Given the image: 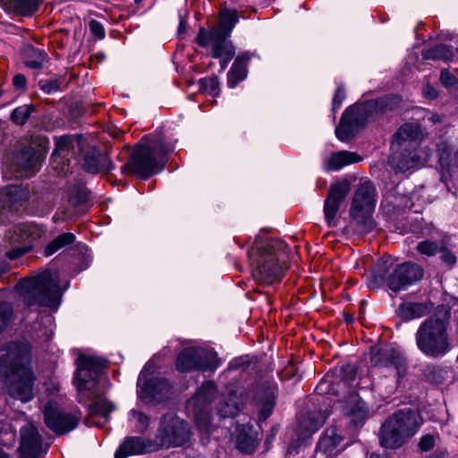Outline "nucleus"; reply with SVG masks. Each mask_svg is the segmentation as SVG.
Returning a JSON list of instances; mask_svg holds the SVG:
<instances>
[{"label": "nucleus", "mask_w": 458, "mask_h": 458, "mask_svg": "<svg viewBox=\"0 0 458 458\" xmlns=\"http://www.w3.org/2000/svg\"><path fill=\"white\" fill-rule=\"evenodd\" d=\"M220 33L216 29V27L212 28L209 30H205L204 28H199L198 35L195 38V42L202 47H208L209 44L211 46L219 37Z\"/></svg>", "instance_id": "44"}, {"label": "nucleus", "mask_w": 458, "mask_h": 458, "mask_svg": "<svg viewBox=\"0 0 458 458\" xmlns=\"http://www.w3.org/2000/svg\"><path fill=\"white\" fill-rule=\"evenodd\" d=\"M31 143L38 146V150L33 147H24L14 156L13 161L21 172H25L26 175L34 174L40 165L44 153L49 145V140L46 136L32 135Z\"/></svg>", "instance_id": "14"}, {"label": "nucleus", "mask_w": 458, "mask_h": 458, "mask_svg": "<svg viewBox=\"0 0 458 458\" xmlns=\"http://www.w3.org/2000/svg\"><path fill=\"white\" fill-rule=\"evenodd\" d=\"M315 391L320 395L327 394H335V391L332 387L331 382L329 381V379L327 377L322 379L318 383V385L316 386Z\"/></svg>", "instance_id": "55"}, {"label": "nucleus", "mask_w": 458, "mask_h": 458, "mask_svg": "<svg viewBox=\"0 0 458 458\" xmlns=\"http://www.w3.org/2000/svg\"><path fill=\"white\" fill-rule=\"evenodd\" d=\"M220 366L216 352L200 347L184 348L179 352L175 368L179 372H214Z\"/></svg>", "instance_id": "10"}, {"label": "nucleus", "mask_w": 458, "mask_h": 458, "mask_svg": "<svg viewBox=\"0 0 458 458\" xmlns=\"http://www.w3.org/2000/svg\"><path fill=\"white\" fill-rule=\"evenodd\" d=\"M370 361L374 367L393 368L398 379L405 375L406 360L401 352L393 348L372 350Z\"/></svg>", "instance_id": "17"}, {"label": "nucleus", "mask_w": 458, "mask_h": 458, "mask_svg": "<svg viewBox=\"0 0 458 458\" xmlns=\"http://www.w3.org/2000/svg\"><path fill=\"white\" fill-rule=\"evenodd\" d=\"M24 64L30 69H39L47 61V55L42 50L33 46H26L23 50Z\"/></svg>", "instance_id": "36"}, {"label": "nucleus", "mask_w": 458, "mask_h": 458, "mask_svg": "<svg viewBox=\"0 0 458 458\" xmlns=\"http://www.w3.org/2000/svg\"><path fill=\"white\" fill-rule=\"evenodd\" d=\"M439 251L441 252V260L447 266L453 267L456 261V256L454 253L445 247H440Z\"/></svg>", "instance_id": "54"}, {"label": "nucleus", "mask_w": 458, "mask_h": 458, "mask_svg": "<svg viewBox=\"0 0 458 458\" xmlns=\"http://www.w3.org/2000/svg\"><path fill=\"white\" fill-rule=\"evenodd\" d=\"M439 81L446 89L455 87L458 84V79L446 68L441 70Z\"/></svg>", "instance_id": "51"}, {"label": "nucleus", "mask_w": 458, "mask_h": 458, "mask_svg": "<svg viewBox=\"0 0 458 458\" xmlns=\"http://www.w3.org/2000/svg\"><path fill=\"white\" fill-rule=\"evenodd\" d=\"M369 458H385V457H384V456H382V455H380V454H377V453H371V454H369Z\"/></svg>", "instance_id": "63"}, {"label": "nucleus", "mask_w": 458, "mask_h": 458, "mask_svg": "<svg viewBox=\"0 0 458 458\" xmlns=\"http://www.w3.org/2000/svg\"><path fill=\"white\" fill-rule=\"evenodd\" d=\"M369 112V102L355 104L345 109L335 129V135L341 141H348L367 123Z\"/></svg>", "instance_id": "13"}, {"label": "nucleus", "mask_w": 458, "mask_h": 458, "mask_svg": "<svg viewBox=\"0 0 458 458\" xmlns=\"http://www.w3.org/2000/svg\"><path fill=\"white\" fill-rule=\"evenodd\" d=\"M89 200V192L82 185H74L69 190L68 201L73 207H81Z\"/></svg>", "instance_id": "42"}, {"label": "nucleus", "mask_w": 458, "mask_h": 458, "mask_svg": "<svg viewBox=\"0 0 458 458\" xmlns=\"http://www.w3.org/2000/svg\"><path fill=\"white\" fill-rule=\"evenodd\" d=\"M392 150L388 164L396 172L403 173L420 165V148H406V149Z\"/></svg>", "instance_id": "23"}, {"label": "nucleus", "mask_w": 458, "mask_h": 458, "mask_svg": "<svg viewBox=\"0 0 458 458\" xmlns=\"http://www.w3.org/2000/svg\"><path fill=\"white\" fill-rule=\"evenodd\" d=\"M148 445L144 438L140 437H127L119 445L114 454V458H127L131 455L144 454Z\"/></svg>", "instance_id": "30"}, {"label": "nucleus", "mask_w": 458, "mask_h": 458, "mask_svg": "<svg viewBox=\"0 0 458 458\" xmlns=\"http://www.w3.org/2000/svg\"><path fill=\"white\" fill-rule=\"evenodd\" d=\"M229 36L219 35L216 40L212 45V56L213 57H222L224 55L228 56V58H233L235 55V49L231 41H228L226 38Z\"/></svg>", "instance_id": "38"}, {"label": "nucleus", "mask_w": 458, "mask_h": 458, "mask_svg": "<svg viewBox=\"0 0 458 458\" xmlns=\"http://www.w3.org/2000/svg\"><path fill=\"white\" fill-rule=\"evenodd\" d=\"M360 157L354 152L350 151H338L333 153L325 163V169L327 171H336L344 165L357 163Z\"/></svg>", "instance_id": "33"}, {"label": "nucleus", "mask_w": 458, "mask_h": 458, "mask_svg": "<svg viewBox=\"0 0 458 458\" xmlns=\"http://www.w3.org/2000/svg\"><path fill=\"white\" fill-rule=\"evenodd\" d=\"M171 385L163 377L146 380L140 389V397L146 402H162L169 396Z\"/></svg>", "instance_id": "24"}, {"label": "nucleus", "mask_w": 458, "mask_h": 458, "mask_svg": "<svg viewBox=\"0 0 458 458\" xmlns=\"http://www.w3.org/2000/svg\"><path fill=\"white\" fill-rule=\"evenodd\" d=\"M344 437L335 427H329L320 437L314 458H335L341 451L339 448Z\"/></svg>", "instance_id": "22"}, {"label": "nucleus", "mask_w": 458, "mask_h": 458, "mask_svg": "<svg viewBox=\"0 0 458 458\" xmlns=\"http://www.w3.org/2000/svg\"><path fill=\"white\" fill-rule=\"evenodd\" d=\"M423 276L424 270L421 266L412 262H404L395 266L393 269L388 279V288L394 292L404 290L420 281Z\"/></svg>", "instance_id": "16"}, {"label": "nucleus", "mask_w": 458, "mask_h": 458, "mask_svg": "<svg viewBox=\"0 0 458 458\" xmlns=\"http://www.w3.org/2000/svg\"><path fill=\"white\" fill-rule=\"evenodd\" d=\"M81 419L78 410L66 411L55 403H47L44 409V421L46 426L56 435H65L75 429Z\"/></svg>", "instance_id": "12"}, {"label": "nucleus", "mask_w": 458, "mask_h": 458, "mask_svg": "<svg viewBox=\"0 0 458 458\" xmlns=\"http://www.w3.org/2000/svg\"><path fill=\"white\" fill-rule=\"evenodd\" d=\"M345 98V91L343 85H339L335 92L332 100V111L335 113L342 106L343 101Z\"/></svg>", "instance_id": "53"}, {"label": "nucleus", "mask_w": 458, "mask_h": 458, "mask_svg": "<svg viewBox=\"0 0 458 458\" xmlns=\"http://www.w3.org/2000/svg\"><path fill=\"white\" fill-rule=\"evenodd\" d=\"M3 5L10 12L22 16L34 14L44 0H1Z\"/></svg>", "instance_id": "32"}, {"label": "nucleus", "mask_w": 458, "mask_h": 458, "mask_svg": "<svg viewBox=\"0 0 458 458\" xmlns=\"http://www.w3.org/2000/svg\"><path fill=\"white\" fill-rule=\"evenodd\" d=\"M376 206V188L370 181L360 183L350 208V225L359 233L366 234L375 228L372 213Z\"/></svg>", "instance_id": "8"}, {"label": "nucleus", "mask_w": 458, "mask_h": 458, "mask_svg": "<svg viewBox=\"0 0 458 458\" xmlns=\"http://www.w3.org/2000/svg\"><path fill=\"white\" fill-rule=\"evenodd\" d=\"M46 228L35 223L18 224L8 229L4 234L5 255L10 259H17L29 252L33 241L40 239Z\"/></svg>", "instance_id": "9"}, {"label": "nucleus", "mask_w": 458, "mask_h": 458, "mask_svg": "<svg viewBox=\"0 0 458 458\" xmlns=\"http://www.w3.org/2000/svg\"><path fill=\"white\" fill-rule=\"evenodd\" d=\"M89 30L92 32V34H94L98 38H105L106 33H105V30H104V27L101 24V22H99L98 21H96V20H92L89 21Z\"/></svg>", "instance_id": "57"}, {"label": "nucleus", "mask_w": 458, "mask_h": 458, "mask_svg": "<svg viewBox=\"0 0 458 458\" xmlns=\"http://www.w3.org/2000/svg\"><path fill=\"white\" fill-rule=\"evenodd\" d=\"M17 288L22 302L31 310L47 307L56 310L60 304L61 292L56 273L50 270L21 279Z\"/></svg>", "instance_id": "6"}, {"label": "nucleus", "mask_w": 458, "mask_h": 458, "mask_svg": "<svg viewBox=\"0 0 458 458\" xmlns=\"http://www.w3.org/2000/svg\"><path fill=\"white\" fill-rule=\"evenodd\" d=\"M421 425L420 414L411 409L399 410L381 425L378 437L381 446L397 449L414 436Z\"/></svg>", "instance_id": "7"}, {"label": "nucleus", "mask_w": 458, "mask_h": 458, "mask_svg": "<svg viewBox=\"0 0 458 458\" xmlns=\"http://www.w3.org/2000/svg\"><path fill=\"white\" fill-rule=\"evenodd\" d=\"M423 95L425 98L429 99H435L437 98V90L429 84H427L423 88Z\"/></svg>", "instance_id": "59"}, {"label": "nucleus", "mask_w": 458, "mask_h": 458, "mask_svg": "<svg viewBox=\"0 0 458 458\" xmlns=\"http://www.w3.org/2000/svg\"><path fill=\"white\" fill-rule=\"evenodd\" d=\"M450 318L449 309L441 305L419 326L415 333L416 345L427 357L440 358L451 350L448 334Z\"/></svg>", "instance_id": "4"}, {"label": "nucleus", "mask_w": 458, "mask_h": 458, "mask_svg": "<svg viewBox=\"0 0 458 458\" xmlns=\"http://www.w3.org/2000/svg\"><path fill=\"white\" fill-rule=\"evenodd\" d=\"M428 120L432 123H440L443 122V115H440L438 114H433L429 118Z\"/></svg>", "instance_id": "60"}, {"label": "nucleus", "mask_w": 458, "mask_h": 458, "mask_svg": "<svg viewBox=\"0 0 458 458\" xmlns=\"http://www.w3.org/2000/svg\"><path fill=\"white\" fill-rule=\"evenodd\" d=\"M237 447L244 453H252L256 447V437L241 432L237 437Z\"/></svg>", "instance_id": "48"}, {"label": "nucleus", "mask_w": 458, "mask_h": 458, "mask_svg": "<svg viewBox=\"0 0 458 458\" xmlns=\"http://www.w3.org/2000/svg\"><path fill=\"white\" fill-rule=\"evenodd\" d=\"M157 436L162 445L179 446L185 444L190 439V430L187 423L180 420L175 415L163 416Z\"/></svg>", "instance_id": "15"}, {"label": "nucleus", "mask_w": 458, "mask_h": 458, "mask_svg": "<svg viewBox=\"0 0 458 458\" xmlns=\"http://www.w3.org/2000/svg\"><path fill=\"white\" fill-rule=\"evenodd\" d=\"M13 318V304L7 301H0V334L8 327Z\"/></svg>", "instance_id": "47"}, {"label": "nucleus", "mask_w": 458, "mask_h": 458, "mask_svg": "<svg viewBox=\"0 0 458 458\" xmlns=\"http://www.w3.org/2000/svg\"><path fill=\"white\" fill-rule=\"evenodd\" d=\"M287 248L281 239L257 237L248 250L253 279L266 285L280 282L287 269Z\"/></svg>", "instance_id": "2"}, {"label": "nucleus", "mask_w": 458, "mask_h": 458, "mask_svg": "<svg viewBox=\"0 0 458 458\" xmlns=\"http://www.w3.org/2000/svg\"><path fill=\"white\" fill-rule=\"evenodd\" d=\"M8 266L4 262H0V277L6 273Z\"/></svg>", "instance_id": "62"}, {"label": "nucleus", "mask_w": 458, "mask_h": 458, "mask_svg": "<svg viewBox=\"0 0 458 458\" xmlns=\"http://www.w3.org/2000/svg\"><path fill=\"white\" fill-rule=\"evenodd\" d=\"M277 394V385L273 380L259 383L255 391V400L259 407V420L265 421L272 414Z\"/></svg>", "instance_id": "19"}, {"label": "nucleus", "mask_w": 458, "mask_h": 458, "mask_svg": "<svg viewBox=\"0 0 458 458\" xmlns=\"http://www.w3.org/2000/svg\"><path fill=\"white\" fill-rule=\"evenodd\" d=\"M0 458H8L6 454L4 451H2L1 449H0Z\"/></svg>", "instance_id": "64"}, {"label": "nucleus", "mask_w": 458, "mask_h": 458, "mask_svg": "<svg viewBox=\"0 0 458 458\" xmlns=\"http://www.w3.org/2000/svg\"><path fill=\"white\" fill-rule=\"evenodd\" d=\"M75 235L72 233H64L51 241L45 248L44 253L47 257L53 255L60 249L73 243Z\"/></svg>", "instance_id": "41"}, {"label": "nucleus", "mask_w": 458, "mask_h": 458, "mask_svg": "<svg viewBox=\"0 0 458 458\" xmlns=\"http://www.w3.org/2000/svg\"><path fill=\"white\" fill-rule=\"evenodd\" d=\"M328 414L322 411H314L306 413L299 421L298 430L303 437H310L318 431L326 422Z\"/></svg>", "instance_id": "28"}, {"label": "nucleus", "mask_w": 458, "mask_h": 458, "mask_svg": "<svg viewBox=\"0 0 458 458\" xmlns=\"http://www.w3.org/2000/svg\"><path fill=\"white\" fill-rule=\"evenodd\" d=\"M30 363L31 348L27 341H11L0 346V381L12 397L23 403L34 396L36 377Z\"/></svg>", "instance_id": "1"}, {"label": "nucleus", "mask_w": 458, "mask_h": 458, "mask_svg": "<svg viewBox=\"0 0 458 458\" xmlns=\"http://www.w3.org/2000/svg\"><path fill=\"white\" fill-rule=\"evenodd\" d=\"M130 414L138 421L139 430L143 431L148 428L149 418L146 414L137 410H131Z\"/></svg>", "instance_id": "52"}, {"label": "nucleus", "mask_w": 458, "mask_h": 458, "mask_svg": "<svg viewBox=\"0 0 458 458\" xmlns=\"http://www.w3.org/2000/svg\"><path fill=\"white\" fill-rule=\"evenodd\" d=\"M36 111L33 105H23L14 108L11 114V120L17 125H24L32 113Z\"/></svg>", "instance_id": "43"}, {"label": "nucleus", "mask_w": 458, "mask_h": 458, "mask_svg": "<svg viewBox=\"0 0 458 458\" xmlns=\"http://www.w3.org/2000/svg\"><path fill=\"white\" fill-rule=\"evenodd\" d=\"M454 54L452 47L445 44H437L432 47L426 49L423 54V59L427 60H439L445 63L453 61Z\"/></svg>", "instance_id": "37"}, {"label": "nucleus", "mask_w": 458, "mask_h": 458, "mask_svg": "<svg viewBox=\"0 0 458 458\" xmlns=\"http://www.w3.org/2000/svg\"><path fill=\"white\" fill-rule=\"evenodd\" d=\"M369 106L371 111L386 112L387 110L394 109L400 103V98L394 95H386L377 99L369 100Z\"/></svg>", "instance_id": "40"}, {"label": "nucleus", "mask_w": 458, "mask_h": 458, "mask_svg": "<svg viewBox=\"0 0 458 458\" xmlns=\"http://www.w3.org/2000/svg\"><path fill=\"white\" fill-rule=\"evenodd\" d=\"M350 191V182L346 180L333 183L324 204L325 218L328 225H335V219L340 205Z\"/></svg>", "instance_id": "20"}, {"label": "nucleus", "mask_w": 458, "mask_h": 458, "mask_svg": "<svg viewBox=\"0 0 458 458\" xmlns=\"http://www.w3.org/2000/svg\"><path fill=\"white\" fill-rule=\"evenodd\" d=\"M55 148L52 154V157H61L64 153H68L73 148V139L69 135H63L55 138Z\"/></svg>", "instance_id": "45"}, {"label": "nucleus", "mask_w": 458, "mask_h": 458, "mask_svg": "<svg viewBox=\"0 0 458 458\" xmlns=\"http://www.w3.org/2000/svg\"><path fill=\"white\" fill-rule=\"evenodd\" d=\"M219 58H220V65H221L222 69H225L227 66L228 63L233 59V58H228V56H226V55H224Z\"/></svg>", "instance_id": "61"}, {"label": "nucleus", "mask_w": 458, "mask_h": 458, "mask_svg": "<svg viewBox=\"0 0 458 458\" xmlns=\"http://www.w3.org/2000/svg\"><path fill=\"white\" fill-rule=\"evenodd\" d=\"M199 90L216 97L219 94V81L216 76L202 78L199 81Z\"/></svg>", "instance_id": "46"}, {"label": "nucleus", "mask_w": 458, "mask_h": 458, "mask_svg": "<svg viewBox=\"0 0 458 458\" xmlns=\"http://www.w3.org/2000/svg\"><path fill=\"white\" fill-rule=\"evenodd\" d=\"M250 60V55L248 53L242 54L236 57L227 73V84L230 88H235L239 82L245 80Z\"/></svg>", "instance_id": "29"}, {"label": "nucleus", "mask_w": 458, "mask_h": 458, "mask_svg": "<svg viewBox=\"0 0 458 458\" xmlns=\"http://www.w3.org/2000/svg\"><path fill=\"white\" fill-rule=\"evenodd\" d=\"M27 186L7 185L2 190L0 199L13 212H20L30 199Z\"/></svg>", "instance_id": "26"}, {"label": "nucleus", "mask_w": 458, "mask_h": 458, "mask_svg": "<svg viewBox=\"0 0 458 458\" xmlns=\"http://www.w3.org/2000/svg\"><path fill=\"white\" fill-rule=\"evenodd\" d=\"M416 250L421 255L432 257L439 252L440 247L437 242L426 240L419 242Z\"/></svg>", "instance_id": "49"}, {"label": "nucleus", "mask_w": 458, "mask_h": 458, "mask_svg": "<svg viewBox=\"0 0 458 458\" xmlns=\"http://www.w3.org/2000/svg\"><path fill=\"white\" fill-rule=\"evenodd\" d=\"M435 445V438L432 435L422 436L419 442V447L422 452L431 450Z\"/></svg>", "instance_id": "56"}, {"label": "nucleus", "mask_w": 458, "mask_h": 458, "mask_svg": "<svg viewBox=\"0 0 458 458\" xmlns=\"http://www.w3.org/2000/svg\"><path fill=\"white\" fill-rule=\"evenodd\" d=\"M448 375V370L436 364H428L423 369V376L426 380L434 385L443 384Z\"/></svg>", "instance_id": "39"}, {"label": "nucleus", "mask_w": 458, "mask_h": 458, "mask_svg": "<svg viewBox=\"0 0 458 458\" xmlns=\"http://www.w3.org/2000/svg\"><path fill=\"white\" fill-rule=\"evenodd\" d=\"M424 138L425 133L420 124L414 123H406L403 124L394 134L391 148H420V144Z\"/></svg>", "instance_id": "18"}, {"label": "nucleus", "mask_w": 458, "mask_h": 458, "mask_svg": "<svg viewBox=\"0 0 458 458\" xmlns=\"http://www.w3.org/2000/svg\"><path fill=\"white\" fill-rule=\"evenodd\" d=\"M216 411L222 418L235 417L240 411V402L236 394L231 391L227 395L220 396Z\"/></svg>", "instance_id": "34"}, {"label": "nucleus", "mask_w": 458, "mask_h": 458, "mask_svg": "<svg viewBox=\"0 0 458 458\" xmlns=\"http://www.w3.org/2000/svg\"><path fill=\"white\" fill-rule=\"evenodd\" d=\"M82 166L88 173L95 174L111 171L114 168V164L106 153H103L98 148L92 147L85 152Z\"/></svg>", "instance_id": "25"}, {"label": "nucleus", "mask_w": 458, "mask_h": 458, "mask_svg": "<svg viewBox=\"0 0 458 458\" xmlns=\"http://www.w3.org/2000/svg\"><path fill=\"white\" fill-rule=\"evenodd\" d=\"M13 85L16 89L24 90L27 87V80L23 74H16L13 78Z\"/></svg>", "instance_id": "58"}, {"label": "nucleus", "mask_w": 458, "mask_h": 458, "mask_svg": "<svg viewBox=\"0 0 458 458\" xmlns=\"http://www.w3.org/2000/svg\"><path fill=\"white\" fill-rule=\"evenodd\" d=\"M43 439L36 427L26 425L21 428L20 458H40Z\"/></svg>", "instance_id": "21"}, {"label": "nucleus", "mask_w": 458, "mask_h": 458, "mask_svg": "<svg viewBox=\"0 0 458 458\" xmlns=\"http://www.w3.org/2000/svg\"><path fill=\"white\" fill-rule=\"evenodd\" d=\"M77 365L74 382L78 391V402H91L89 405V411L107 419L114 406L103 397V392L98 389L103 370L107 367V360L99 357L82 355L77 359Z\"/></svg>", "instance_id": "3"}, {"label": "nucleus", "mask_w": 458, "mask_h": 458, "mask_svg": "<svg viewBox=\"0 0 458 458\" xmlns=\"http://www.w3.org/2000/svg\"><path fill=\"white\" fill-rule=\"evenodd\" d=\"M239 21L238 11L235 9L222 8L219 12V21L216 29L220 35L230 36L234 26Z\"/></svg>", "instance_id": "35"}, {"label": "nucleus", "mask_w": 458, "mask_h": 458, "mask_svg": "<svg viewBox=\"0 0 458 458\" xmlns=\"http://www.w3.org/2000/svg\"><path fill=\"white\" fill-rule=\"evenodd\" d=\"M60 81L57 79L48 80L42 79L38 81L39 89L45 93L51 94L56 92L60 89Z\"/></svg>", "instance_id": "50"}, {"label": "nucleus", "mask_w": 458, "mask_h": 458, "mask_svg": "<svg viewBox=\"0 0 458 458\" xmlns=\"http://www.w3.org/2000/svg\"><path fill=\"white\" fill-rule=\"evenodd\" d=\"M173 150V145L165 142L161 132L156 133L148 143L135 145L122 173L146 180L163 170L165 156Z\"/></svg>", "instance_id": "5"}, {"label": "nucleus", "mask_w": 458, "mask_h": 458, "mask_svg": "<svg viewBox=\"0 0 458 458\" xmlns=\"http://www.w3.org/2000/svg\"><path fill=\"white\" fill-rule=\"evenodd\" d=\"M394 268V264L392 259H378L372 266L370 276L368 278V286L370 289H377L385 284L388 287V279Z\"/></svg>", "instance_id": "27"}, {"label": "nucleus", "mask_w": 458, "mask_h": 458, "mask_svg": "<svg viewBox=\"0 0 458 458\" xmlns=\"http://www.w3.org/2000/svg\"><path fill=\"white\" fill-rule=\"evenodd\" d=\"M217 396L216 386L213 381H206L187 402V408L194 413L196 426L203 432H208L211 424V403Z\"/></svg>", "instance_id": "11"}, {"label": "nucleus", "mask_w": 458, "mask_h": 458, "mask_svg": "<svg viewBox=\"0 0 458 458\" xmlns=\"http://www.w3.org/2000/svg\"><path fill=\"white\" fill-rule=\"evenodd\" d=\"M431 301L404 302L399 306V316L404 320H411L426 316L432 309Z\"/></svg>", "instance_id": "31"}]
</instances>
